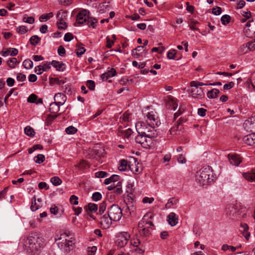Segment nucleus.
Here are the masks:
<instances>
[{"label":"nucleus","instance_id":"nucleus-1","mask_svg":"<svg viewBox=\"0 0 255 255\" xmlns=\"http://www.w3.org/2000/svg\"><path fill=\"white\" fill-rule=\"evenodd\" d=\"M60 241L58 243V246L59 248L65 252H69L73 248L75 244V239L74 236L70 231H66L60 235L58 239Z\"/></svg>","mask_w":255,"mask_h":255},{"label":"nucleus","instance_id":"nucleus-2","mask_svg":"<svg viewBox=\"0 0 255 255\" xmlns=\"http://www.w3.org/2000/svg\"><path fill=\"white\" fill-rule=\"evenodd\" d=\"M27 241L32 252L38 251L44 245V239L38 232H32L27 237Z\"/></svg>","mask_w":255,"mask_h":255},{"label":"nucleus","instance_id":"nucleus-3","mask_svg":"<svg viewBox=\"0 0 255 255\" xmlns=\"http://www.w3.org/2000/svg\"><path fill=\"white\" fill-rule=\"evenodd\" d=\"M213 180V171L210 166L203 168L196 173V181L200 185H208Z\"/></svg>","mask_w":255,"mask_h":255},{"label":"nucleus","instance_id":"nucleus-4","mask_svg":"<svg viewBox=\"0 0 255 255\" xmlns=\"http://www.w3.org/2000/svg\"><path fill=\"white\" fill-rule=\"evenodd\" d=\"M151 218V214L150 213H147L139 222L138 225V232L141 236L147 237L150 234L151 230L153 227L152 222L149 220Z\"/></svg>","mask_w":255,"mask_h":255},{"label":"nucleus","instance_id":"nucleus-5","mask_svg":"<svg viewBox=\"0 0 255 255\" xmlns=\"http://www.w3.org/2000/svg\"><path fill=\"white\" fill-rule=\"evenodd\" d=\"M147 125V123L139 121L135 124V128L138 134L146 136L156 137L157 132L155 129V127Z\"/></svg>","mask_w":255,"mask_h":255},{"label":"nucleus","instance_id":"nucleus-6","mask_svg":"<svg viewBox=\"0 0 255 255\" xmlns=\"http://www.w3.org/2000/svg\"><path fill=\"white\" fill-rule=\"evenodd\" d=\"M155 137L138 134L135 138V141L136 143L140 144L143 148H148L152 145L153 139Z\"/></svg>","mask_w":255,"mask_h":255},{"label":"nucleus","instance_id":"nucleus-7","mask_svg":"<svg viewBox=\"0 0 255 255\" xmlns=\"http://www.w3.org/2000/svg\"><path fill=\"white\" fill-rule=\"evenodd\" d=\"M108 214L115 222L120 220L123 215L121 208L117 204H114L109 208Z\"/></svg>","mask_w":255,"mask_h":255},{"label":"nucleus","instance_id":"nucleus-8","mask_svg":"<svg viewBox=\"0 0 255 255\" xmlns=\"http://www.w3.org/2000/svg\"><path fill=\"white\" fill-rule=\"evenodd\" d=\"M145 114L146 115V117L147 118L146 123H147V125H151V126L155 127L160 125V121L158 119L156 113L155 111H152L150 112H148Z\"/></svg>","mask_w":255,"mask_h":255},{"label":"nucleus","instance_id":"nucleus-9","mask_svg":"<svg viewBox=\"0 0 255 255\" xmlns=\"http://www.w3.org/2000/svg\"><path fill=\"white\" fill-rule=\"evenodd\" d=\"M130 236L128 232H122L119 234L116 242V245L119 248L125 247L129 240Z\"/></svg>","mask_w":255,"mask_h":255},{"label":"nucleus","instance_id":"nucleus-10","mask_svg":"<svg viewBox=\"0 0 255 255\" xmlns=\"http://www.w3.org/2000/svg\"><path fill=\"white\" fill-rule=\"evenodd\" d=\"M243 32L247 37H252L255 33V23L252 20L249 21L244 28Z\"/></svg>","mask_w":255,"mask_h":255},{"label":"nucleus","instance_id":"nucleus-11","mask_svg":"<svg viewBox=\"0 0 255 255\" xmlns=\"http://www.w3.org/2000/svg\"><path fill=\"white\" fill-rule=\"evenodd\" d=\"M244 127L248 132H255V116L246 120L244 123Z\"/></svg>","mask_w":255,"mask_h":255},{"label":"nucleus","instance_id":"nucleus-12","mask_svg":"<svg viewBox=\"0 0 255 255\" xmlns=\"http://www.w3.org/2000/svg\"><path fill=\"white\" fill-rule=\"evenodd\" d=\"M89 11L86 9H83L80 11L76 17V21L79 24H83L86 22L89 16Z\"/></svg>","mask_w":255,"mask_h":255},{"label":"nucleus","instance_id":"nucleus-13","mask_svg":"<svg viewBox=\"0 0 255 255\" xmlns=\"http://www.w3.org/2000/svg\"><path fill=\"white\" fill-rule=\"evenodd\" d=\"M112 221L108 214L103 215L101 218L100 224L101 227L105 229L109 228L112 225Z\"/></svg>","mask_w":255,"mask_h":255},{"label":"nucleus","instance_id":"nucleus-14","mask_svg":"<svg viewBox=\"0 0 255 255\" xmlns=\"http://www.w3.org/2000/svg\"><path fill=\"white\" fill-rule=\"evenodd\" d=\"M228 158L230 163L232 165L238 166L242 160L239 155L230 153L228 155Z\"/></svg>","mask_w":255,"mask_h":255},{"label":"nucleus","instance_id":"nucleus-15","mask_svg":"<svg viewBox=\"0 0 255 255\" xmlns=\"http://www.w3.org/2000/svg\"><path fill=\"white\" fill-rule=\"evenodd\" d=\"M243 140L246 144L249 145L255 146V133L252 132L245 136L243 138Z\"/></svg>","mask_w":255,"mask_h":255},{"label":"nucleus","instance_id":"nucleus-16","mask_svg":"<svg viewBox=\"0 0 255 255\" xmlns=\"http://www.w3.org/2000/svg\"><path fill=\"white\" fill-rule=\"evenodd\" d=\"M191 93L194 98L200 99L204 97V93L202 88L198 87H192Z\"/></svg>","mask_w":255,"mask_h":255},{"label":"nucleus","instance_id":"nucleus-17","mask_svg":"<svg viewBox=\"0 0 255 255\" xmlns=\"http://www.w3.org/2000/svg\"><path fill=\"white\" fill-rule=\"evenodd\" d=\"M167 221L171 226H175L178 222V216L174 212L170 213L167 218Z\"/></svg>","mask_w":255,"mask_h":255},{"label":"nucleus","instance_id":"nucleus-18","mask_svg":"<svg viewBox=\"0 0 255 255\" xmlns=\"http://www.w3.org/2000/svg\"><path fill=\"white\" fill-rule=\"evenodd\" d=\"M54 101L59 105H63L66 101V97L64 94L58 93L55 95Z\"/></svg>","mask_w":255,"mask_h":255},{"label":"nucleus","instance_id":"nucleus-19","mask_svg":"<svg viewBox=\"0 0 255 255\" xmlns=\"http://www.w3.org/2000/svg\"><path fill=\"white\" fill-rule=\"evenodd\" d=\"M60 12H58L57 14V17L58 19V21L57 22L58 28L61 29H65L67 27L66 23L63 20L62 16L60 17Z\"/></svg>","mask_w":255,"mask_h":255},{"label":"nucleus","instance_id":"nucleus-20","mask_svg":"<svg viewBox=\"0 0 255 255\" xmlns=\"http://www.w3.org/2000/svg\"><path fill=\"white\" fill-rule=\"evenodd\" d=\"M51 64L55 67L57 70L63 71L65 69V64L55 60H53Z\"/></svg>","mask_w":255,"mask_h":255},{"label":"nucleus","instance_id":"nucleus-21","mask_svg":"<svg viewBox=\"0 0 255 255\" xmlns=\"http://www.w3.org/2000/svg\"><path fill=\"white\" fill-rule=\"evenodd\" d=\"M18 51L17 49L14 48H9L3 52L2 56H6L8 55H9L11 56H14L18 54Z\"/></svg>","mask_w":255,"mask_h":255},{"label":"nucleus","instance_id":"nucleus-22","mask_svg":"<svg viewBox=\"0 0 255 255\" xmlns=\"http://www.w3.org/2000/svg\"><path fill=\"white\" fill-rule=\"evenodd\" d=\"M130 165L127 160L122 159L120 161V165L118 168L120 171H125L129 168Z\"/></svg>","mask_w":255,"mask_h":255},{"label":"nucleus","instance_id":"nucleus-23","mask_svg":"<svg viewBox=\"0 0 255 255\" xmlns=\"http://www.w3.org/2000/svg\"><path fill=\"white\" fill-rule=\"evenodd\" d=\"M61 106L59 105L56 102H53L50 105L49 111L51 113L56 114L59 111Z\"/></svg>","mask_w":255,"mask_h":255},{"label":"nucleus","instance_id":"nucleus-24","mask_svg":"<svg viewBox=\"0 0 255 255\" xmlns=\"http://www.w3.org/2000/svg\"><path fill=\"white\" fill-rule=\"evenodd\" d=\"M119 176L117 175H112L110 178H107L104 181V183L106 185H108L111 183H115L116 182L118 181L119 180Z\"/></svg>","mask_w":255,"mask_h":255},{"label":"nucleus","instance_id":"nucleus-25","mask_svg":"<svg viewBox=\"0 0 255 255\" xmlns=\"http://www.w3.org/2000/svg\"><path fill=\"white\" fill-rule=\"evenodd\" d=\"M220 91L218 89L214 88L208 92L207 96L209 99H214L217 97Z\"/></svg>","mask_w":255,"mask_h":255},{"label":"nucleus","instance_id":"nucleus-26","mask_svg":"<svg viewBox=\"0 0 255 255\" xmlns=\"http://www.w3.org/2000/svg\"><path fill=\"white\" fill-rule=\"evenodd\" d=\"M244 177L249 181H255V170L252 172L245 173L243 174Z\"/></svg>","mask_w":255,"mask_h":255},{"label":"nucleus","instance_id":"nucleus-27","mask_svg":"<svg viewBox=\"0 0 255 255\" xmlns=\"http://www.w3.org/2000/svg\"><path fill=\"white\" fill-rule=\"evenodd\" d=\"M179 202V200L175 197H172L169 199L167 203L165 205L166 209L171 208L174 205H176Z\"/></svg>","mask_w":255,"mask_h":255},{"label":"nucleus","instance_id":"nucleus-28","mask_svg":"<svg viewBox=\"0 0 255 255\" xmlns=\"http://www.w3.org/2000/svg\"><path fill=\"white\" fill-rule=\"evenodd\" d=\"M85 209H86L87 212H95L98 210V206L97 204L90 203L85 207Z\"/></svg>","mask_w":255,"mask_h":255},{"label":"nucleus","instance_id":"nucleus-29","mask_svg":"<svg viewBox=\"0 0 255 255\" xmlns=\"http://www.w3.org/2000/svg\"><path fill=\"white\" fill-rule=\"evenodd\" d=\"M241 227L243 232V235L245 237L246 239L248 240L250 236V233L248 232L249 230V226L247 224H241Z\"/></svg>","mask_w":255,"mask_h":255},{"label":"nucleus","instance_id":"nucleus-30","mask_svg":"<svg viewBox=\"0 0 255 255\" xmlns=\"http://www.w3.org/2000/svg\"><path fill=\"white\" fill-rule=\"evenodd\" d=\"M249 51V47L248 46V45L246 43L242 45L239 49L238 50V53L240 55H243L244 54L247 53Z\"/></svg>","mask_w":255,"mask_h":255},{"label":"nucleus","instance_id":"nucleus-31","mask_svg":"<svg viewBox=\"0 0 255 255\" xmlns=\"http://www.w3.org/2000/svg\"><path fill=\"white\" fill-rule=\"evenodd\" d=\"M53 16V13L52 12H49L48 13H44L42 14L39 18V20L41 22L45 21Z\"/></svg>","mask_w":255,"mask_h":255},{"label":"nucleus","instance_id":"nucleus-32","mask_svg":"<svg viewBox=\"0 0 255 255\" xmlns=\"http://www.w3.org/2000/svg\"><path fill=\"white\" fill-rule=\"evenodd\" d=\"M25 133L30 137H33L35 135V131L33 128L30 126H27L24 128Z\"/></svg>","mask_w":255,"mask_h":255},{"label":"nucleus","instance_id":"nucleus-33","mask_svg":"<svg viewBox=\"0 0 255 255\" xmlns=\"http://www.w3.org/2000/svg\"><path fill=\"white\" fill-rule=\"evenodd\" d=\"M18 63L16 58H11L7 61V64L8 67L10 68H14L15 65Z\"/></svg>","mask_w":255,"mask_h":255},{"label":"nucleus","instance_id":"nucleus-34","mask_svg":"<svg viewBox=\"0 0 255 255\" xmlns=\"http://www.w3.org/2000/svg\"><path fill=\"white\" fill-rule=\"evenodd\" d=\"M40 40V38L36 35L32 36L29 39L30 43L32 45H36L38 44Z\"/></svg>","mask_w":255,"mask_h":255},{"label":"nucleus","instance_id":"nucleus-35","mask_svg":"<svg viewBox=\"0 0 255 255\" xmlns=\"http://www.w3.org/2000/svg\"><path fill=\"white\" fill-rule=\"evenodd\" d=\"M87 24L89 26H91L92 28H95L96 26V23H97V20L95 18L90 17L89 16V18L87 20Z\"/></svg>","mask_w":255,"mask_h":255},{"label":"nucleus","instance_id":"nucleus-36","mask_svg":"<svg viewBox=\"0 0 255 255\" xmlns=\"http://www.w3.org/2000/svg\"><path fill=\"white\" fill-rule=\"evenodd\" d=\"M23 66L26 69H30L33 67V62L29 59H26L23 62Z\"/></svg>","mask_w":255,"mask_h":255},{"label":"nucleus","instance_id":"nucleus-37","mask_svg":"<svg viewBox=\"0 0 255 255\" xmlns=\"http://www.w3.org/2000/svg\"><path fill=\"white\" fill-rule=\"evenodd\" d=\"M16 32L20 34H24L28 31L27 28L24 25L18 26L16 29Z\"/></svg>","mask_w":255,"mask_h":255},{"label":"nucleus","instance_id":"nucleus-38","mask_svg":"<svg viewBox=\"0 0 255 255\" xmlns=\"http://www.w3.org/2000/svg\"><path fill=\"white\" fill-rule=\"evenodd\" d=\"M176 54L177 51L175 49H172L170 50L167 53V58L169 59H175Z\"/></svg>","mask_w":255,"mask_h":255},{"label":"nucleus","instance_id":"nucleus-39","mask_svg":"<svg viewBox=\"0 0 255 255\" xmlns=\"http://www.w3.org/2000/svg\"><path fill=\"white\" fill-rule=\"evenodd\" d=\"M50 181L55 186H58L61 184L62 180L57 176H54L51 178Z\"/></svg>","mask_w":255,"mask_h":255},{"label":"nucleus","instance_id":"nucleus-40","mask_svg":"<svg viewBox=\"0 0 255 255\" xmlns=\"http://www.w3.org/2000/svg\"><path fill=\"white\" fill-rule=\"evenodd\" d=\"M230 16L227 14L223 15L221 18L222 23L224 25H227L228 24L230 21Z\"/></svg>","mask_w":255,"mask_h":255},{"label":"nucleus","instance_id":"nucleus-41","mask_svg":"<svg viewBox=\"0 0 255 255\" xmlns=\"http://www.w3.org/2000/svg\"><path fill=\"white\" fill-rule=\"evenodd\" d=\"M45 160V156L44 155L39 154L34 157V160L36 163L40 164L42 163Z\"/></svg>","mask_w":255,"mask_h":255},{"label":"nucleus","instance_id":"nucleus-42","mask_svg":"<svg viewBox=\"0 0 255 255\" xmlns=\"http://www.w3.org/2000/svg\"><path fill=\"white\" fill-rule=\"evenodd\" d=\"M77 130V129L73 126H69L65 129L66 132L68 134H74Z\"/></svg>","mask_w":255,"mask_h":255},{"label":"nucleus","instance_id":"nucleus-43","mask_svg":"<svg viewBox=\"0 0 255 255\" xmlns=\"http://www.w3.org/2000/svg\"><path fill=\"white\" fill-rule=\"evenodd\" d=\"M114 192L118 195L121 194L122 193V192H123L122 187L121 183L120 182H118L116 184V187L114 189Z\"/></svg>","mask_w":255,"mask_h":255},{"label":"nucleus","instance_id":"nucleus-44","mask_svg":"<svg viewBox=\"0 0 255 255\" xmlns=\"http://www.w3.org/2000/svg\"><path fill=\"white\" fill-rule=\"evenodd\" d=\"M199 22L197 21L193 20L191 21L189 24V26L191 30H198V31H200L199 29L196 27V25Z\"/></svg>","mask_w":255,"mask_h":255},{"label":"nucleus","instance_id":"nucleus-45","mask_svg":"<svg viewBox=\"0 0 255 255\" xmlns=\"http://www.w3.org/2000/svg\"><path fill=\"white\" fill-rule=\"evenodd\" d=\"M22 21L29 24H32L34 22L35 19L32 16L27 17L24 15L23 17Z\"/></svg>","mask_w":255,"mask_h":255},{"label":"nucleus","instance_id":"nucleus-46","mask_svg":"<svg viewBox=\"0 0 255 255\" xmlns=\"http://www.w3.org/2000/svg\"><path fill=\"white\" fill-rule=\"evenodd\" d=\"M57 115H49L46 120V123L47 125L50 124L57 117Z\"/></svg>","mask_w":255,"mask_h":255},{"label":"nucleus","instance_id":"nucleus-47","mask_svg":"<svg viewBox=\"0 0 255 255\" xmlns=\"http://www.w3.org/2000/svg\"><path fill=\"white\" fill-rule=\"evenodd\" d=\"M204 85H209V84H205L202 82H200L195 81H193L190 82L191 87H199L200 86H202Z\"/></svg>","mask_w":255,"mask_h":255},{"label":"nucleus","instance_id":"nucleus-48","mask_svg":"<svg viewBox=\"0 0 255 255\" xmlns=\"http://www.w3.org/2000/svg\"><path fill=\"white\" fill-rule=\"evenodd\" d=\"M92 199L94 201H98L102 198V195L100 192H95L93 194Z\"/></svg>","mask_w":255,"mask_h":255},{"label":"nucleus","instance_id":"nucleus-49","mask_svg":"<svg viewBox=\"0 0 255 255\" xmlns=\"http://www.w3.org/2000/svg\"><path fill=\"white\" fill-rule=\"evenodd\" d=\"M37 98L38 97L36 95L32 94L28 98L27 102L31 103H35Z\"/></svg>","mask_w":255,"mask_h":255},{"label":"nucleus","instance_id":"nucleus-50","mask_svg":"<svg viewBox=\"0 0 255 255\" xmlns=\"http://www.w3.org/2000/svg\"><path fill=\"white\" fill-rule=\"evenodd\" d=\"M78 198L75 195H72L69 199V201L71 204L78 205Z\"/></svg>","mask_w":255,"mask_h":255},{"label":"nucleus","instance_id":"nucleus-51","mask_svg":"<svg viewBox=\"0 0 255 255\" xmlns=\"http://www.w3.org/2000/svg\"><path fill=\"white\" fill-rule=\"evenodd\" d=\"M95 176L97 178H104L108 176V173L105 171H100L96 172Z\"/></svg>","mask_w":255,"mask_h":255},{"label":"nucleus","instance_id":"nucleus-52","mask_svg":"<svg viewBox=\"0 0 255 255\" xmlns=\"http://www.w3.org/2000/svg\"><path fill=\"white\" fill-rule=\"evenodd\" d=\"M86 85L90 90H94L95 88V82L93 80H88L87 82Z\"/></svg>","mask_w":255,"mask_h":255},{"label":"nucleus","instance_id":"nucleus-53","mask_svg":"<svg viewBox=\"0 0 255 255\" xmlns=\"http://www.w3.org/2000/svg\"><path fill=\"white\" fill-rule=\"evenodd\" d=\"M26 78V75L22 73H19L17 74L16 80L18 81L23 82V81H25Z\"/></svg>","mask_w":255,"mask_h":255},{"label":"nucleus","instance_id":"nucleus-54","mask_svg":"<svg viewBox=\"0 0 255 255\" xmlns=\"http://www.w3.org/2000/svg\"><path fill=\"white\" fill-rule=\"evenodd\" d=\"M106 209V203L105 202L101 203L99 206V213L102 214L104 213Z\"/></svg>","mask_w":255,"mask_h":255},{"label":"nucleus","instance_id":"nucleus-55","mask_svg":"<svg viewBox=\"0 0 255 255\" xmlns=\"http://www.w3.org/2000/svg\"><path fill=\"white\" fill-rule=\"evenodd\" d=\"M30 209L32 211H35L38 209V206L36 205V198L34 197L32 198V204L30 206Z\"/></svg>","mask_w":255,"mask_h":255},{"label":"nucleus","instance_id":"nucleus-56","mask_svg":"<svg viewBox=\"0 0 255 255\" xmlns=\"http://www.w3.org/2000/svg\"><path fill=\"white\" fill-rule=\"evenodd\" d=\"M130 245L134 247H137L140 244L139 240L137 238L133 239L130 241Z\"/></svg>","mask_w":255,"mask_h":255},{"label":"nucleus","instance_id":"nucleus-57","mask_svg":"<svg viewBox=\"0 0 255 255\" xmlns=\"http://www.w3.org/2000/svg\"><path fill=\"white\" fill-rule=\"evenodd\" d=\"M241 14L243 17L246 18V19H249L251 17V12L248 10L247 11L242 10L241 12Z\"/></svg>","mask_w":255,"mask_h":255},{"label":"nucleus","instance_id":"nucleus-58","mask_svg":"<svg viewBox=\"0 0 255 255\" xmlns=\"http://www.w3.org/2000/svg\"><path fill=\"white\" fill-rule=\"evenodd\" d=\"M169 103L173 110H175L177 108L178 104L174 99H171L169 101Z\"/></svg>","mask_w":255,"mask_h":255},{"label":"nucleus","instance_id":"nucleus-59","mask_svg":"<svg viewBox=\"0 0 255 255\" xmlns=\"http://www.w3.org/2000/svg\"><path fill=\"white\" fill-rule=\"evenodd\" d=\"M222 12V8L220 7H214L212 9V13L216 15H220Z\"/></svg>","mask_w":255,"mask_h":255},{"label":"nucleus","instance_id":"nucleus-60","mask_svg":"<svg viewBox=\"0 0 255 255\" xmlns=\"http://www.w3.org/2000/svg\"><path fill=\"white\" fill-rule=\"evenodd\" d=\"M97 250V247L93 246L89 248L88 249V253L89 255H94Z\"/></svg>","mask_w":255,"mask_h":255},{"label":"nucleus","instance_id":"nucleus-61","mask_svg":"<svg viewBox=\"0 0 255 255\" xmlns=\"http://www.w3.org/2000/svg\"><path fill=\"white\" fill-rule=\"evenodd\" d=\"M247 44L250 51L255 50V40L254 41L247 42Z\"/></svg>","mask_w":255,"mask_h":255},{"label":"nucleus","instance_id":"nucleus-62","mask_svg":"<svg viewBox=\"0 0 255 255\" xmlns=\"http://www.w3.org/2000/svg\"><path fill=\"white\" fill-rule=\"evenodd\" d=\"M122 132L127 137H128L132 132L131 129L130 128L124 129L122 131Z\"/></svg>","mask_w":255,"mask_h":255},{"label":"nucleus","instance_id":"nucleus-63","mask_svg":"<svg viewBox=\"0 0 255 255\" xmlns=\"http://www.w3.org/2000/svg\"><path fill=\"white\" fill-rule=\"evenodd\" d=\"M73 38V35L72 33L68 32L64 35V40L65 41H70Z\"/></svg>","mask_w":255,"mask_h":255},{"label":"nucleus","instance_id":"nucleus-64","mask_svg":"<svg viewBox=\"0 0 255 255\" xmlns=\"http://www.w3.org/2000/svg\"><path fill=\"white\" fill-rule=\"evenodd\" d=\"M234 85L235 84L233 82H230L228 84H225L223 86L224 90H229L232 88L234 87Z\"/></svg>","mask_w":255,"mask_h":255}]
</instances>
